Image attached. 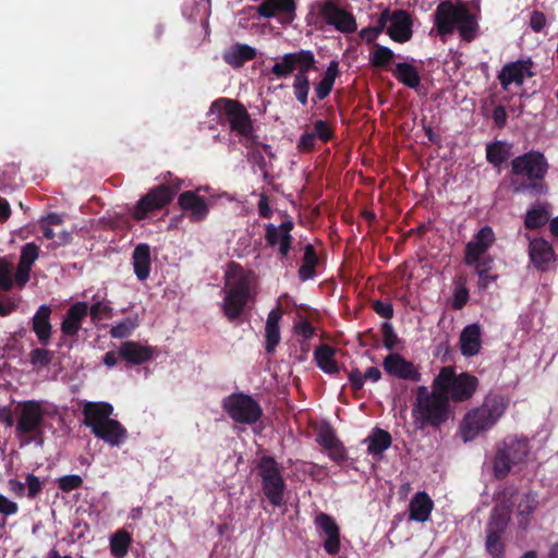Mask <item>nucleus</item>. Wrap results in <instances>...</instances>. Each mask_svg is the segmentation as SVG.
<instances>
[{"label": "nucleus", "mask_w": 558, "mask_h": 558, "mask_svg": "<svg viewBox=\"0 0 558 558\" xmlns=\"http://www.w3.org/2000/svg\"><path fill=\"white\" fill-rule=\"evenodd\" d=\"M549 163L545 155L531 149L511 160L510 189L515 194L539 196L546 194L548 186L545 178Z\"/></svg>", "instance_id": "f257e3e1"}, {"label": "nucleus", "mask_w": 558, "mask_h": 558, "mask_svg": "<svg viewBox=\"0 0 558 558\" xmlns=\"http://www.w3.org/2000/svg\"><path fill=\"white\" fill-rule=\"evenodd\" d=\"M434 24L441 38L451 35L457 28L461 39L465 43L473 41L480 28L476 16L469 8L463 3L456 5L451 0H444L437 5Z\"/></svg>", "instance_id": "f03ea898"}, {"label": "nucleus", "mask_w": 558, "mask_h": 558, "mask_svg": "<svg viewBox=\"0 0 558 558\" xmlns=\"http://www.w3.org/2000/svg\"><path fill=\"white\" fill-rule=\"evenodd\" d=\"M450 414L448 396H445L433 380L432 390L420 386L416 390L415 402L412 408V417L420 429L426 427L438 428L445 424Z\"/></svg>", "instance_id": "7ed1b4c3"}, {"label": "nucleus", "mask_w": 558, "mask_h": 558, "mask_svg": "<svg viewBox=\"0 0 558 558\" xmlns=\"http://www.w3.org/2000/svg\"><path fill=\"white\" fill-rule=\"evenodd\" d=\"M508 408V399L490 393L481 407L465 413L460 434L464 442L474 440L480 434L490 429L504 415Z\"/></svg>", "instance_id": "20e7f679"}, {"label": "nucleus", "mask_w": 558, "mask_h": 558, "mask_svg": "<svg viewBox=\"0 0 558 558\" xmlns=\"http://www.w3.org/2000/svg\"><path fill=\"white\" fill-rule=\"evenodd\" d=\"M530 452L529 440L525 437L508 435L497 444L493 459V473L495 478L504 480L514 465L524 463Z\"/></svg>", "instance_id": "39448f33"}, {"label": "nucleus", "mask_w": 558, "mask_h": 558, "mask_svg": "<svg viewBox=\"0 0 558 558\" xmlns=\"http://www.w3.org/2000/svg\"><path fill=\"white\" fill-rule=\"evenodd\" d=\"M434 381L435 387L448 396V401L456 403L470 400L478 387L476 376L466 372L457 374L451 366L442 367Z\"/></svg>", "instance_id": "423d86ee"}, {"label": "nucleus", "mask_w": 558, "mask_h": 558, "mask_svg": "<svg viewBox=\"0 0 558 558\" xmlns=\"http://www.w3.org/2000/svg\"><path fill=\"white\" fill-rule=\"evenodd\" d=\"M46 411L41 402L26 400L19 404V416L15 425V434L25 444L35 442L43 445V425Z\"/></svg>", "instance_id": "0eeeda50"}, {"label": "nucleus", "mask_w": 558, "mask_h": 558, "mask_svg": "<svg viewBox=\"0 0 558 558\" xmlns=\"http://www.w3.org/2000/svg\"><path fill=\"white\" fill-rule=\"evenodd\" d=\"M168 177L169 179L165 178V183L151 187L138 199L132 214L136 220H144L148 214L165 208L173 201L182 187V181L172 178L170 172Z\"/></svg>", "instance_id": "6e6552de"}, {"label": "nucleus", "mask_w": 558, "mask_h": 558, "mask_svg": "<svg viewBox=\"0 0 558 558\" xmlns=\"http://www.w3.org/2000/svg\"><path fill=\"white\" fill-rule=\"evenodd\" d=\"M210 110L217 111V123L221 126L228 125L230 132L234 133L238 137L247 135L254 126V121L247 109L236 99L218 98L211 104Z\"/></svg>", "instance_id": "1a4fd4ad"}, {"label": "nucleus", "mask_w": 558, "mask_h": 558, "mask_svg": "<svg viewBox=\"0 0 558 558\" xmlns=\"http://www.w3.org/2000/svg\"><path fill=\"white\" fill-rule=\"evenodd\" d=\"M257 475L260 478L262 492L274 507L286 504V481L281 474V466L271 456H263L256 464Z\"/></svg>", "instance_id": "9d476101"}, {"label": "nucleus", "mask_w": 558, "mask_h": 558, "mask_svg": "<svg viewBox=\"0 0 558 558\" xmlns=\"http://www.w3.org/2000/svg\"><path fill=\"white\" fill-rule=\"evenodd\" d=\"M222 409L233 422L239 424L253 425L263 416L260 404L244 392H234L225 398Z\"/></svg>", "instance_id": "9b49d317"}, {"label": "nucleus", "mask_w": 558, "mask_h": 558, "mask_svg": "<svg viewBox=\"0 0 558 558\" xmlns=\"http://www.w3.org/2000/svg\"><path fill=\"white\" fill-rule=\"evenodd\" d=\"M315 56L311 50L301 49L294 52L284 53L279 61H277L270 72L277 78H287L294 71L302 74H308L310 71L316 70Z\"/></svg>", "instance_id": "f8f14e48"}, {"label": "nucleus", "mask_w": 558, "mask_h": 558, "mask_svg": "<svg viewBox=\"0 0 558 558\" xmlns=\"http://www.w3.org/2000/svg\"><path fill=\"white\" fill-rule=\"evenodd\" d=\"M251 296V282L250 279L241 275L226 291L222 302V311L225 316L233 322L238 319Z\"/></svg>", "instance_id": "ddd939ff"}, {"label": "nucleus", "mask_w": 558, "mask_h": 558, "mask_svg": "<svg viewBox=\"0 0 558 558\" xmlns=\"http://www.w3.org/2000/svg\"><path fill=\"white\" fill-rule=\"evenodd\" d=\"M525 238L529 240L527 255L533 268L542 274L555 268L558 257L551 243L543 236L532 238L529 233Z\"/></svg>", "instance_id": "4468645a"}, {"label": "nucleus", "mask_w": 558, "mask_h": 558, "mask_svg": "<svg viewBox=\"0 0 558 558\" xmlns=\"http://www.w3.org/2000/svg\"><path fill=\"white\" fill-rule=\"evenodd\" d=\"M380 16L392 40L403 44L411 39L413 21L408 11L402 9L391 11L387 8L380 12Z\"/></svg>", "instance_id": "2eb2a0df"}, {"label": "nucleus", "mask_w": 558, "mask_h": 558, "mask_svg": "<svg viewBox=\"0 0 558 558\" xmlns=\"http://www.w3.org/2000/svg\"><path fill=\"white\" fill-rule=\"evenodd\" d=\"M533 64L530 58L506 63L497 76L502 89L509 90L512 84L521 86L526 77H533L535 75L532 71Z\"/></svg>", "instance_id": "dca6fc26"}, {"label": "nucleus", "mask_w": 558, "mask_h": 558, "mask_svg": "<svg viewBox=\"0 0 558 558\" xmlns=\"http://www.w3.org/2000/svg\"><path fill=\"white\" fill-rule=\"evenodd\" d=\"M317 533L325 536L324 549L327 554L335 556L340 550V529L335 519L325 513L318 512L314 519Z\"/></svg>", "instance_id": "f3484780"}, {"label": "nucleus", "mask_w": 558, "mask_h": 558, "mask_svg": "<svg viewBox=\"0 0 558 558\" xmlns=\"http://www.w3.org/2000/svg\"><path fill=\"white\" fill-rule=\"evenodd\" d=\"M294 227L293 221L286 220L281 222L280 226L276 227L272 223H268L265 226V240L268 246L275 247L279 246V255L280 259L284 260L288 258L291 245H292V235L290 232Z\"/></svg>", "instance_id": "a211bd4d"}, {"label": "nucleus", "mask_w": 558, "mask_h": 558, "mask_svg": "<svg viewBox=\"0 0 558 558\" xmlns=\"http://www.w3.org/2000/svg\"><path fill=\"white\" fill-rule=\"evenodd\" d=\"M197 192L198 190L184 191L178 197V206L194 223L204 221L209 214L208 203Z\"/></svg>", "instance_id": "6ab92c4d"}, {"label": "nucleus", "mask_w": 558, "mask_h": 558, "mask_svg": "<svg viewBox=\"0 0 558 558\" xmlns=\"http://www.w3.org/2000/svg\"><path fill=\"white\" fill-rule=\"evenodd\" d=\"M509 522L505 517L489 518L486 526L485 549L492 558H505L502 536Z\"/></svg>", "instance_id": "aec40b11"}, {"label": "nucleus", "mask_w": 558, "mask_h": 558, "mask_svg": "<svg viewBox=\"0 0 558 558\" xmlns=\"http://www.w3.org/2000/svg\"><path fill=\"white\" fill-rule=\"evenodd\" d=\"M296 3L294 0H264L257 7V13L265 19L279 15L281 24H291L296 16Z\"/></svg>", "instance_id": "412c9836"}, {"label": "nucleus", "mask_w": 558, "mask_h": 558, "mask_svg": "<svg viewBox=\"0 0 558 558\" xmlns=\"http://www.w3.org/2000/svg\"><path fill=\"white\" fill-rule=\"evenodd\" d=\"M156 353L155 347L144 345L133 340L122 342L118 349V356L131 366L143 365L151 361Z\"/></svg>", "instance_id": "4be33fe9"}, {"label": "nucleus", "mask_w": 558, "mask_h": 558, "mask_svg": "<svg viewBox=\"0 0 558 558\" xmlns=\"http://www.w3.org/2000/svg\"><path fill=\"white\" fill-rule=\"evenodd\" d=\"M495 241V233L489 226L481 228L473 239L465 245L464 263L468 266L476 263L478 257L485 255Z\"/></svg>", "instance_id": "5701e85b"}, {"label": "nucleus", "mask_w": 558, "mask_h": 558, "mask_svg": "<svg viewBox=\"0 0 558 558\" xmlns=\"http://www.w3.org/2000/svg\"><path fill=\"white\" fill-rule=\"evenodd\" d=\"M384 371L393 377L418 381L421 374L416 371L414 364L405 360L399 353H389L383 362Z\"/></svg>", "instance_id": "b1692460"}, {"label": "nucleus", "mask_w": 558, "mask_h": 558, "mask_svg": "<svg viewBox=\"0 0 558 558\" xmlns=\"http://www.w3.org/2000/svg\"><path fill=\"white\" fill-rule=\"evenodd\" d=\"M39 252V246L34 242H28L22 246L17 268L15 271V286L19 289H23L29 281L32 267L38 259Z\"/></svg>", "instance_id": "393cba45"}, {"label": "nucleus", "mask_w": 558, "mask_h": 558, "mask_svg": "<svg viewBox=\"0 0 558 558\" xmlns=\"http://www.w3.org/2000/svg\"><path fill=\"white\" fill-rule=\"evenodd\" d=\"M316 440L332 460L341 461L344 459L345 448L328 423H322L317 426Z\"/></svg>", "instance_id": "a878e982"}, {"label": "nucleus", "mask_w": 558, "mask_h": 558, "mask_svg": "<svg viewBox=\"0 0 558 558\" xmlns=\"http://www.w3.org/2000/svg\"><path fill=\"white\" fill-rule=\"evenodd\" d=\"M83 423L92 433L109 421L113 413V407L107 402L88 401L83 407Z\"/></svg>", "instance_id": "bb28decb"}, {"label": "nucleus", "mask_w": 558, "mask_h": 558, "mask_svg": "<svg viewBox=\"0 0 558 558\" xmlns=\"http://www.w3.org/2000/svg\"><path fill=\"white\" fill-rule=\"evenodd\" d=\"M88 315V304L83 301L73 303L65 312L61 322V332L65 337H76L82 328L83 320Z\"/></svg>", "instance_id": "cd10ccee"}, {"label": "nucleus", "mask_w": 558, "mask_h": 558, "mask_svg": "<svg viewBox=\"0 0 558 558\" xmlns=\"http://www.w3.org/2000/svg\"><path fill=\"white\" fill-rule=\"evenodd\" d=\"M319 15L343 34H349V12L339 8L336 0H325L319 5Z\"/></svg>", "instance_id": "c85d7f7f"}, {"label": "nucleus", "mask_w": 558, "mask_h": 558, "mask_svg": "<svg viewBox=\"0 0 558 558\" xmlns=\"http://www.w3.org/2000/svg\"><path fill=\"white\" fill-rule=\"evenodd\" d=\"M52 310L49 305H40L32 318V330L37 337L38 342L46 347L52 336V325L50 317Z\"/></svg>", "instance_id": "c756f323"}, {"label": "nucleus", "mask_w": 558, "mask_h": 558, "mask_svg": "<svg viewBox=\"0 0 558 558\" xmlns=\"http://www.w3.org/2000/svg\"><path fill=\"white\" fill-rule=\"evenodd\" d=\"M256 48L242 43H235L222 53L223 61L234 69L242 68L246 62L256 58Z\"/></svg>", "instance_id": "7c9ffc66"}, {"label": "nucleus", "mask_w": 558, "mask_h": 558, "mask_svg": "<svg viewBox=\"0 0 558 558\" xmlns=\"http://www.w3.org/2000/svg\"><path fill=\"white\" fill-rule=\"evenodd\" d=\"M460 351L463 356L476 355L482 348V331L478 324H471L463 328L459 338Z\"/></svg>", "instance_id": "2f4dec72"}, {"label": "nucleus", "mask_w": 558, "mask_h": 558, "mask_svg": "<svg viewBox=\"0 0 558 558\" xmlns=\"http://www.w3.org/2000/svg\"><path fill=\"white\" fill-rule=\"evenodd\" d=\"M97 438L109 444L111 447L121 446L126 437V428L117 420L110 418L106 424L93 433Z\"/></svg>", "instance_id": "473e14b6"}, {"label": "nucleus", "mask_w": 558, "mask_h": 558, "mask_svg": "<svg viewBox=\"0 0 558 558\" xmlns=\"http://www.w3.org/2000/svg\"><path fill=\"white\" fill-rule=\"evenodd\" d=\"M518 489L514 486H506L495 495L496 506L493 508L490 518L505 517L507 522H510L513 497L517 495Z\"/></svg>", "instance_id": "72a5a7b5"}, {"label": "nucleus", "mask_w": 558, "mask_h": 558, "mask_svg": "<svg viewBox=\"0 0 558 558\" xmlns=\"http://www.w3.org/2000/svg\"><path fill=\"white\" fill-rule=\"evenodd\" d=\"M134 274L140 281H144L150 274L151 257L150 247L146 243L135 246L132 255Z\"/></svg>", "instance_id": "f704fd0d"}, {"label": "nucleus", "mask_w": 558, "mask_h": 558, "mask_svg": "<svg viewBox=\"0 0 558 558\" xmlns=\"http://www.w3.org/2000/svg\"><path fill=\"white\" fill-rule=\"evenodd\" d=\"M434 504L425 492L416 493L410 501V519L417 522L428 520Z\"/></svg>", "instance_id": "c9c22d12"}, {"label": "nucleus", "mask_w": 558, "mask_h": 558, "mask_svg": "<svg viewBox=\"0 0 558 558\" xmlns=\"http://www.w3.org/2000/svg\"><path fill=\"white\" fill-rule=\"evenodd\" d=\"M391 73L399 83L403 84L408 88L415 90L418 89L421 85V76L418 70L414 65L408 62L396 63Z\"/></svg>", "instance_id": "e433bc0d"}, {"label": "nucleus", "mask_w": 558, "mask_h": 558, "mask_svg": "<svg viewBox=\"0 0 558 558\" xmlns=\"http://www.w3.org/2000/svg\"><path fill=\"white\" fill-rule=\"evenodd\" d=\"M548 207L547 203L533 205L525 214L524 227L529 230L544 227L550 219Z\"/></svg>", "instance_id": "4c0bfd02"}, {"label": "nucleus", "mask_w": 558, "mask_h": 558, "mask_svg": "<svg viewBox=\"0 0 558 558\" xmlns=\"http://www.w3.org/2000/svg\"><path fill=\"white\" fill-rule=\"evenodd\" d=\"M366 441L368 442L367 451L375 457L381 456L391 446L392 437L387 430L375 427Z\"/></svg>", "instance_id": "58836bf2"}, {"label": "nucleus", "mask_w": 558, "mask_h": 558, "mask_svg": "<svg viewBox=\"0 0 558 558\" xmlns=\"http://www.w3.org/2000/svg\"><path fill=\"white\" fill-rule=\"evenodd\" d=\"M538 506L537 494L534 492L525 493L518 505L519 525L525 529L530 522V517Z\"/></svg>", "instance_id": "ea45409f"}, {"label": "nucleus", "mask_w": 558, "mask_h": 558, "mask_svg": "<svg viewBox=\"0 0 558 558\" xmlns=\"http://www.w3.org/2000/svg\"><path fill=\"white\" fill-rule=\"evenodd\" d=\"M393 59L395 52L390 48L375 44L374 49L371 52L369 62L375 68L391 72V70H393V68H391Z\"/></svg>", "instance_id": "a19ab883"}, {"label": "nucleus", "mask_w": 558, "mask_h": 558, "mask_svg": "<svg viewBox=\"0 0 558 558\" xmlns=\"http://www.w3.org/2000/svg\"><path fill=\"white\" fill-rule=\"evenodd\" d=\"M333 355L335 350L327 344L319 345L314 353L318 367L328 374L338 372V365L333 359Z\"/></svg>", "instance_id": "79ce46f5"}, {"label": "nucleus", "mask_w": 558, "mask_h": 558, "mask_svg": "<svg viewBox=\"0 0 558 558\" xmlns=\"http://www.w3.org/2000/svg\"><path fill=\"white\" fill-rule=\"evenodd\" d=\"M509 156V148L501 141L489 143L486 146V159L494 167H500Z\"/></svg>", "instance_id": "37998d69"}, {"label": "nucleus", "mask_w": 558, "mask_h": 558, "mask_svg": "<svg viewBox=\"0 0 558 558\" xmlns=\"http://www.w3.org/2000/svg\"><path fill=\"white\" fill-rule=\"evenodd\" d=\"M132 537L131 534L124 530L116 532L110 539V551L116 558H123L129 551Z\"/></svg>", "instance_id": "c03bdc74"}, {"label": "nucleus", "mask_w": 558, "mask_h": 558, "mask_svg": "<svg viewBox=\"0 0 558 558\" xmlns=\"http://www.w3.org/2000/svg\"><path fill=\"white\" fill-rule=\"evenodd\" d=\"M469 301V289L466 288V278L463 276L454 280L453 300L451 306L453 310H462Z\"/></svg>", "instance_id": "a18cd8bd"}, {"label": "nucleus", "mask_w": 558, "mask_h": 558, "mask_svg": "<svg viewBox=\"0 0 558 558\" xmlns=\"http://www.w3.org/2000/svg\"><path fill=\"white\" fill-rule=\"evenodd\" d=\"M138 326L137 317H126L122 322L112 326L109 333L114 339H124L132 335L133 330Z\"/></svg>", "instance_id": "49530a36"}, {"label": "nucleus", "mask_w": 558, "mask_h": 558, "mask_svg": "<svg viewBox=\"0 0 558 558\" xmlns=\"http://www.w3.org/2000/svg\"><path fill=\"white\" fill-rule=\"evenodd\" d=\"M12 264L5 258L0 257V290L10 291L15 284V276L12 275Z\"/></svg>", "instance_id": "de8ad7c7"}, {"label": "nucleus", "mask_w": 558, "mask_h": 558, "mask_svg": "<svg viewBox=\"0 0 558 558\" xmlns=\"http://www.w3.org/2000/svg\"><path fill=\"white\" fill-rule=\"evenodd\" d=\"M293 90L296 99L302 104H307L310 92V80L307 74L296 73L293 82Z\"/></svg>", "instance_id": "09e8293b"}, {"label": "nucleus", "mask_w": 558, "mask_h": 558, "mask_svg": "<svg viewBox=\"0 0 558 558\" xmlns=\"http://www.w3.org/2000/svg\"><path fill=\"white\" fill-rule=\"evenodd\" d=\"M53 359V352L45 348H35L29 352V363L34 367H47Z\"/></svg>", "instance_id": "8fccbe9b"}, {"label": "nucleus", "mask_w": 558, "mask_h": 558, "mask_svg": "<svg viewBox=\"0 0 558 558\" xmlns=\"http://www.w3.org/2000/svg\"><path fill=\"white\" fill-rule=\"evenodd\" d=\"M88 314L93 323L97 324L102 319L112 317V307L102 301H97L88 307Z\"/></svg>", "instance_id": "3c124183"}, {"label": "nucleus", "mask_w": 558, "mask_h": 558, "mask_svg": "<svg viewBox=\"0 0 558 558\" xmlns=\"http://www.w3.org/2000/svg\"><path fill=\"white\" fill-rule=\"evenodd\" d=\"M384 347L392 351L399 343V337L395 332L393 326L389 322H385L380 327Z\"/></svg>", "instance_id": "603ef678"}, {"label": "nucleus", "mask_w": 558, "mask_h": 558, "mask_svg": "<svg viewBox=\"0 0 558 558\" xmlns=\"http://www.w3.org/2000/svg\"><path fill=\"white\" fill-rule=\"evenodd\" d=\"M27 488L26 496L28 499H36L44 489V483L33 473L25 476V489Z\"/></svg>", "instance_id": "864d4df0"}, {"label": "nucleus", "mask_w": 558, "mask_h": 558, "mask_svg": "<svg viewBox=\"0 0 558 558\" xmlns=\"http://www.w3.org/2000/svg\"><path fill=\"white\" fill-rule=\"evenodd\" d=\"M20 295L4 294L0 296V316L5 317L16 311L21 303Z\"/></svg>", "instance_id": "5fc2aeb1"}, {"label": "nucleus", "mask_w": 558, "mask_h": 558, "mask_svg": "<svg viewBox=\"0 0 558 558\" xmlns=\"http://www.w3.org/2000/svg\"><path fill=\"white\" fill-rule=\"evenodd\" d=\"M265 350L267 353H274L276 347L280 342V327L279 326H266L265 327Z\"/></svg>", "instance_id": "6e6d98bb"}, {"label": "nucleus", "mask_w": 558, "mask_h": 558, "mask_svg": "<svg viewBox=\"0 0 558 558\" xmlns=\"http://www.w3.org/2000/svg\"><path fill=\"white\" fill-rule=\"evenodd\" d=\"M59 488L64 493L78 489L83 485V480L80 475L71 474L64 475L58 480Z\"/></svg>", "instance_id": "4d7b16f0"}, {"label": "nucleus", "mask_w": 558, "mask_h": 558, "mask_svg": "<svg viewBox=\"0 0 558 558\" xmlns=\"http://www.w3.org/2000/svg\"><path fill=\"white\" fill-rule=\"evenodd\" d=\"M239 142L247 149V151H252L255 149H260L263 142L259 140V136L255 133V128L251 129V132L247 135L239 136Z\"/></svg>", "instance_id": "13d9d810"}, {"label": "nucleus", "mask_w": 558, "mask_h": 558, "mask_svg": "<svg viewBox=\"0 0 558 558\" xmlns=\"http://www.w3.org/2000/svg\"><path fill=\"white\" fill-rule=\"evenodd\" d=\"M385 29L384 27V21L381 20V16L379 15L377 23L374 27H366L363 28L360 33L361 38L366 43L374 41L378 35Z\"/></svg>", "instance_id": "bf43d9fd"}, {"label": "nucleus", "mask_w": 558, "mask_h": 558, "mask_svg": "<svg viewBox=\"0 0 558 558\" xmlns=\"http://www.w3.org/2000/svg\"><path fill=\"white\" fill-rule=\"evenodd\" d=\"M372 308L383 318L390 319L393 317V306L391 302L377 300L373 302Z\"/></svg>", "instance_id": "052dcab7"}, {"label": "nucleus", "mask_w": 558, "mask_h": 558, "mask_svg": "<svg viewBox=\"0 0 558 558\" xmlns=\"http://www.w3.org/2000/svg\"><path fill=\"white\" fill-rule=\"evenodd\" d=\"M547 24V19L542 11L534 10L530 16V27L534 33H541L544 31Z\"/></svg>", "instance_id": "680f3d73"}, {"label": "nucleus", "mask_w": 558, "mask_h": 558, "mask_svg": "<svg viewBox=\"0 0 558 558\" xmlns=\"http://www.w3.org/2000/svg\"><path fill=\"white\" fill-rule=\"evenodd\" d=\"M333 83L328 80L322 78V81L315 87V97L313 101L325 99L331 92Z\"/></svg>", "instance_id": "e2e57ef3"}, {"label": "nucleus", "mask_w": 558, "mask_h": 558, "mask_svg": "<svg viewBox=\"0 0 558 558\" xmlns=\"http://www.w3.org/2000/svg\"><path fill=\"white\" fill-rule=\"evenodd\" d=\"M314 134H316V138L318 137L322 142H328L331 137V132L328 124L323 120H317L314 123Z\"/></svg>", "instance_id": "0e129e2a"}, {"label": "nucleus", "mask_w": 558, "mask_h": 558, "mask_svg": "<svg viewBox=\"0 0 558 558\" xmlns=\"http://www.w3.org/2000/svg\"><path fill=\"white\" fill-rule=\"evenodd\" d=\"M19 506L16 502L10 500L4 495L0 494V513L4 515H13L17 513Z\"/></svg>", "instance_id": "69168bd1"}, {"label": "nucleus", "mask_w": 558, "mask_h": 558, "mask_svg": "<svg viewBox=\"0 0 558 558\" xmlns=\"http://www.w3.org/2000/svg\"><path fill=\"white\" fill-rule=\"evenodd\" d=\"M315 143L316 134L313 132H305L299 141L298 148L301 151H311L314 148Z\"/></svg>", "instance_id": "338daca9"}, {"label": "nucleus", "mask_w": 558, "mask_h": 558, "mask_svg": "<svg viewBox=\"0 0 558 558\" xmlns=\"http://www.w3.org/2000/svg\"><path fill=\"white\" fill-rule=\"evenodd\" d=\"M476 274L478 276V288L483 290H486L490 283L498 279V275L490 274V270L481 269V271H477Z\"/></svg>", "instance_id": "774afa93"}]
</instances>
